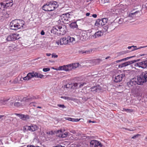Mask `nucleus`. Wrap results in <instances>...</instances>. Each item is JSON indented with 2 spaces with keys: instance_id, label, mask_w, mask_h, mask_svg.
Instances as JSON below:
<instances>
[{
  "instance_id": "34",
  "label": "nucleus",
  "mask_w": 147,
  "mask_h": 147,
  "mask_svg": "<svg viewBox=\"0 0 147 147\" xmlns=\"http://www.w3.org/2000/svg\"><path fill=\"white\" fill-rule=\"evenodd\" d=\"M67 39L69 40V42H72L75 41V38L73 37H68Z\"/></svg>"
},
{
  "instance_id": "36",
  "label": "nucleus",
  "mask_w": 147,
  "mask_h": 147,
  "mask_svg": "<svg viewBox=\"0 0 147 147\" xmlns=\"http://www.w3.org/2000/svg\"><path fill=\"white\" fill-rule=\"evenodd\" d=\"M26 98H24V100L26 102H30L32 101V98H27L26 99Z\"/></svg>"
},
{
  "instance_id": "39",
  "label": "nucleus",
  "mask_w": 147,
  "mask_h": 147,
  "mask_svg": "<svg viewBox=\"0 0 147 147\" xmlns=\"http://www.w3.org/2000/svg\"><path fill=\"white\" fill-rule=\"evenodd\" d=\"M147 47V46H143H143H141L140 47H139V48H137V47H136V48H134V49H133L132 50V51H135V50H137V49H141V48H144V47Z\"/></svg>"
},
{
  "instance_id": "44",
  "label": "nucleus",
  "mask_w": 147,
  "mask_h": 147,
  "mask_svg": "<svg viewBox=\"0 0 147 147\" xmlns=\"http://www.w3.org/2000/svg\"><path fill=\"white\" fill-rule=\"evenodd\" d=\"M137 47L136 46H134V45L131 46H129L127 47V48L128 49H131L132 48H133V49L134 48H136Z\"/></svg>"
},
{
  "instance_id": "1",
  "label": "nucleus",
  "mask_w": 147,
  "mask_h": 147,
  "mask_svg": "<svg viewBox=\"0 0 147 147\" xmlns=\"http://www.w3.org/2000/svg\"><path fill=\"white\" fill-rule=\"evenodd\" d=\"M58 6L57 2L52 1L47 2L42 7V9L45 11H51L54 10Z\"/></svg>"
},
{
  "instance_id": "35",
  "label": "nucleus",
  "mask_w": 147,
  "mask_h": 147,
  "mask_svg": "<svg viewBox=\"0 0 147 147\" xmlns=\"http://www.w3.org/2000/svg\"><path fill=\"white\" fill-rule=\"evenodd\" d=\"M64 67H63V70L65 71H69L68 65H64Z\"/></svg>"
},
{
  "instance_id": "60",
  "label": "nucleus",
  "mask_w": 147,
  "mask_h": 147,
  "mask_svg": "<svg viewBox=\"0 0 147 147\" xmlns=\"http://www.w3.org/2000/svg\"><path fill=\"white\" fill-rule=\"evenodd\" d=\"M95 123V122L94 121H91V120H89L88 121V123Z\"/></svg>"
},
{
  "instance_id": "5",
  "label": "nucleus",
  "mask_w": 147,
  "mask_h": 147,
  "mask_svg": "<svg viewBox=\"0 0 147 147\" xmlns=\"http://www.w3.org/2000/svg\"><path fill=\"white\" fill-rule=\"evenodd\" d=\"M12 0H7L1 3V7L3 9H7L9 7H11L13 5Z\"/></svg>"
},
{
  "instance_id": "26",
  "label": "nucleus",
  "mask_w": 147,
  "mask_h": 147,
  "mask_svg": "<svg viewBox=\"0 0 147 147\" xmlns=\"http://www.w3.org/2000/svg\"><path fill=\"white\" fill-rule=\"evenodd\" d=\"M101 21H100V20L98 19L97 20L95 24V25L96 26H97L98 27H100V26H101Z\"/></svg>"
},
{
  "instance_id": "28",
  "label": "nucleus",
  "mask_w": 147,
  "mask_h": 147,
  "mask_svg": "<svg viewBox=\"0 0 147 147\" xmlns=\"http://www.w3.org/2000/svg\"><path fill=\"white\" fill-rule=\"evenodd\" d=\"M139 12V11H137L135 12L130 13L129 15V17H132V18L135 17L136 14Z\"/></svg>"
},
{
  "instance_id": "11",
  "label": "nucleus",
  "mask_w": 147,
  "mask_h": 147,
  "mask_svg": "<svg viewBox=\"0 0 147 147\" xmlns=\"http://www.w3.org/2000/svg\"><path fill=\"white\" fill-rule=\"evenodd\" d=\"M135 66L142 68H146L147 67V60L136 63L135 64Z\"/></svg>"
},
{
  "instance_id": "15",
  "label": "nucleus",
  "mask_w": 147,
  "mask_h": 147,
  "mask_svg": "<svg viewBox=\"0 0 147 147\" xmlns=\"http://www.w3.org/2000/svg\"><path fill=\"white\" fill-rule=\"evenodd\" d=\"M103 32L101 31H99L97 32H96L94 35H92L91 38H92L94 39L96 38H99L103 34Z\"/></svg>"
},
{
  "instance_id": "53",
  "label": "nucleus",
  "mask_w": 147,
  "mask_h": 147,
  "mask_svg": "<svg viewBox=\"0 0 147 147\" xmlns=\"http://www.w3.org/2000/svg\"><path fill=\"white\" fill-rule=\"evenodd\" d=\"M66 119L69 121H73V118H72L70 117H68Z\"/></svg>"
},
{
  "instance_id": "63",
  "label": "nucleus",
  "mask_w": 147,
  "mask_h": 147,
  "mask_svg": "<svg viewBox=\"0 0 147 147\" xmlns=\"http://www.w3.org/2000/svg\"><path fill=\"white\" fill-rule=\"evenodd\" d=\"M9 49L10 50H11V48H12V47L11 46H9Z\"/></svg>"
},
{
  "instance_id": "51",
  "label": "nucleus",
  "mask_w": 147,
  "mask_h": 147,
  "mask_svg": "<svg viewBox=\"0 0 147 147\" xmlns=\"http://www.w3.org/2000/svg\"><path fill=\"white\" fill-rule=\"evenodd\" d=\"M18 79L16 78L14 80L13 82V84H16L18 82Z\"/></svg>"
},
{
  "instance_id": "45",
  "label": "nucleus",
  "mask_w": 147,
  "mask_h": 147,
  "mask_svg": "<svg viewBox=\"0 0 147 147\" xmlns=\"http://www.w3.org/2000/svg\"><path fill=\"white\" fill-rule=\"evenodd\" d=\"M102 60L100 59H96L94 60V61L96 63H99Z\"/></svg>"
},
{
  "instance_id": "59",
  "label": "nucleus",
  "mask_w": 147,
  "mask_h": 147,
  "mask_svg": "<svg viewBox=\"0 0 147 147\" xmlns=\"http://www.w3.org/2000/svg\"><path fill=\"white\" fill-rule=\"evenodd\" d=\"M90 15V13H87L86 14V16H89Z\"/></svg>"
},
{
  "instance_id": "46",
  "label": "nucleus",
  "mask_w": 147,
  "mask_h": 147,
  "mask_svg": "<svg viewBox=\"0 0 147 147\" xmlns=\"http://www.w3.org/2000/svg\"><path fill=\"white\" fill-rule=\"evenodd\" d=\"M64 65L60 66L58 68V70H63Z\"/></svg>"
},
{
  "instance_id": "54",
  "label": "nucleus",
  "mask_w": 147,
  "mask_h": 147,
  "mask_svg": "<svg viewBox=\"0 0 147 147\" xmlns=\"http://www.w3.org/2000/svg\"><path fill=\"white\" fill-rule=\"evenodd\" d=\"M58 57V55H56L53 54L52 55V58H57Z\"/></svg>"
},
{
  "instance_id": "48",
  "label": "nucleus",
  "mask_w": 147,
  "mask_h": 147,
  "mask_svg": "<svg viewBox=\"0 0 147 147\" xmlns=\"http://www.w3.org/2000/svg\"><path fill=\"white\" fill-rule=\"evenodd\" d=\"M140 135H139V134H137L136 135H134V136L131 138H132V139L136 138H138V136H140Z\"/></svg>"
},
{
  "instance_id": "31",
  "label": "nucleus",
  "mask_w": 147,
  "mask_h": 147,
  "mask_svg": "<svg viewBox=\"0 0 147 147\" xmlns=\"http://www.w3.org/2000/svg\"><path fill=\"white\" fill-rule=\"evenodd\" d=\"M67 132H65L63 134H59V137L61 138H65L67 137Z\"/></svg>"
},
{
  "instance_id": "57",
  "label": "nucleus",
  "mask_w": 147,
  "mask_h": 147,
  "mask_svg": "<svg viewBox=\"0 0 147 147\" xmlns=\"http://www.w3.org/2000/svg\"><path fill=\"white\" fill-rule=\"evenodd\" d=\"M45 33L43 30H42L41 31V33H40L42 35H44Z\"/></svg>"
},
{
  "instance_id": "17",
  "label": "nucleus",
  "mask_w": 147,
  "mask_h": 147,
  "mask_svg": "<svg viewBox=\"0 0 147 147\" xmlns=\"http://www.w3.org/2000/svg\"><path fill=\"white\" fill-rule=\"evenodd\" d=\"M27 129L31 131H35L37 129V126L35 125H31L30 126L26 127Z\"/></svg>"
},
{
  "instance_id": "62",
  "label": "nucleus",
  "mask_w": 147,
  "mask_h": 147,
  "mask_svg": "<svg viewBox=\"0 0 147 147\" xmlns=\"http://www.w3.org/2000/svg\"><path fill=\"white\" fill-rule=\"evenodd\" d=\"M46 55L48 56H49L51 55V54L50 53H47L46 54Z\"/></svg>"
},
{
  "instance_id": "58",
  "label": "nucleus",
  "mask_w": 147,
  "mask_h": 147,
  "mask_svg": "<svg viewBox=\"0 0 147 147\" xmlns=\"http://www.w3.org/2000/svg\"><path fill=\"white\" fill-rule=\"evenodd\" d=\"M53 131H51V132H47V134H49V135L50 134H53Z\"/></svg>"
},
{
  "instance_id": "27",
  "label": "nucleus",
  "mask_w": 147,
  "mask_h": 147,
  "mask_svg": "<svg viewBox=\"0 0 147 147\" xmlns=\"http://www.w3.org/2000/svg\"><path fill=\"white\" fill-rule=\"evenodd\" d=\"M100 21H101V26H104L107 21V19L105 18H103Z\"/></svg>"
},
{
  "instance_id": "19",
  "label": "nucleus",
  "mask_w": 147,
  "mask_h": 147,
  "mask_svg": "<svg viewBox=\"0 0 147 147\" xmlns=\"http://www.w3.org/2000/svg\"><path fill=\"white\" fill-rule=\"evenodd\" d=\"M17 23L16 22V20H14L12 21L10 23L9 26L10 28V29L12 30H16V24Z\"/></svg>"
},
{
  "instance_id": "56",
  "label": "nucleus",
  "mask_w": 147,
  "mask_h": 147,
  "mask_svg": "<svg viewBox=\"0 0 147 147\" xmlns=\"http://www.w3.org/2000/svg\"><path fill=\"white\" fill-rule=\"evenodd\" d=\"M92 16L94 18H96L97 17V15L96 14H93L92 15Z\"/></svg>"
},
{
  "instance_id": "37",
  "label": "nucleus",
  "mask_w": 147,
  "mask_h": 147,
  "mask_svg": "<svg viewBox=\"0 0 147 147\" xmlns=\"http://www.w3.org/2000/svg\"><path fill=\"white\" fill-rule=\"evenodd\" d=\"M21 105V103L18 102H16L14 104V106L16 107H18Z\"/></svg>"
},
{
  "instance_id": "9",
  "label": "nucleus",
  "mask_w": 147,
  "mask_h": 147,
  "mask_svg": "<svg viewBox=\"0 0 147 147\" xmlns=\"http://www.w3.org/2000/svg\"><path fill=\"white\" fill-rule=\"evenodd\" d=\"M125 76L124 74H115L114 76L113 80L115 82H119L121 81Z\"/></svg>"
},
{
  "instance_id": "12",
  "label": "nucleus",
  "mask_w": 147,
  "mask_h": 147,
  "mask_svg": "<svg viewBox=\"0 0 147 147\" xmlns=\"http://www.w3.org/2000/svg\"><path fill=\"white\" fill-rule=\"evenodd\" d=\"M69 42V40L65 37H63L61 39L58 40L56 41V43L58 45H62L66 44Z\"/></svg>"
},
{
  "instance_id": "6",
  "label": "nucleus",
  "mask_w": 147,
  "mask_h": 147,
  "mask_svg": "<svg viewBox=\"0 0 147 147\" xmlns=\"http://www.w3.org/2000/svg\"><path fill=\"white\" fill-rule=\"evenodd\" d=\"M19 35L18 34H14L6 37V40L7 41L15 40L20 38Z\"/></svg>"
},
{
  "instance_id": "21",
  "label": "nucleus",
  "mask_w": 147,
  "mask_h": 147,
  "mask_svg": "<svg viewBox=\"0 0 147 147\" xmlns=\"http://www.w3.org/2000/svg\"><path fill=\"white\" fill-rule=\"evenodd\" d=\"M6 9H4L3 8H2L1 7V10H2V11L1 12V17H2L6 18L9 16V14H8L6 11L5 10Z\"/></svg>"
},
{
  "instance_id": "10",
  "label": "nucleus",
  "mask_w": 147,
  "mask_h": 147,
  "mask_svg": "<svg viewBox=\"0 0 147 147\" xmlns=\"http://www.w3.org/2000/svg\"><path fill=\"white\" fill-rule=\"evenodd\" d=\"M90 144L91 147H96L98 146H100V147H101L102 146V144L100 142L96 140H91Z\"/></svg>"
},
{
  "instance_id": "16",
  "label": "nucleus",
  "mask_w": 147,
  "mask_h": 147,
  "mask_svg": "<svg viewBox=\"0 0 147 147\" xmlns=\"http://www.w3.org/2000/svg\"><path fill=\"white\" fill-rule=\"evenodd\" d=\"M79 64L78 63L68 64L69 71L72 69H74L78 67Z\"/></svg>"
},
{
  "instance_id": "2",
  "label": "nucleus",
  "mask_w": 147,
  "mask_h": 147,
  "mask_svg": "<svg viewBox=\"0 0 147 147\" xmlns=\"http://www.w3.org/2000/svg\"><path fill=\"white\" fill-rule=\"evenodd\" d=\"M67 30L66 26L64 25H57L54 26L51 30V32H56L60 35L65 34Z\"/></svg>"
},
{
  "instance_id": "4",
  "label": "nucleus",
  "mask_w": 147,
  "mask_h": 147,
  "mask_svg": "<svg viewBox=\"0 0 147 147\" xmlns=\"http://www.w3.org/2000/svg\"><path fill=\"white\" fill-rule=\"evenodd\" d=\"M136 80V79L135 78L132 79L127 84V85L129 87V89L133 91L136 89L138 86Z\"/></svg>"
},
{
  "instance_id": "7",
  "label": "nucleus",
  "mask_w": 147,
  "mask_h": 147,
  "mask_svg": "<svg viewBox=\"0 0 147 147\" xmlns=\"http://www.w3.org/2000/svg\"><path fill=\"white\" fill-rule=\"evenodd\" d=\"M142 76V73L140 74L139 76H138L136 80L138 85H142L143 84L146 82L145 79Z\"/></svg>"
},
{
  "instance_id": "55",
  "label": "nucleus",
  "mask_w": 147,
  "mask_h": 147,
  "mask_svg": "<svg viewBox=\"0 0 147 147\" xmlns=\"http://www.w3.org/2000/svg\"><path fill=\"white\" fill-rule=\"evenodd\" d=\"M64 147V146H63L61 145L60 146L59 144L57 145L56 146H53V147Z\"/></svg>"
},
{
  "instance_id": "20",
  "label": "nucleus",
  "mask_w": 147,
  "mask_h": 147,
  "mask_svg": "<svg viewBox=\"0 0 147 147\" xmlns=\"http://www.w3.org/2000/svg\"><path fill=\"white\" fill-rule=\"evenodd\" d=\"M16 115L19 117L21 119L24 120H26L29 119V117L27 115H24L23 114L17 113L16 114Z\"/></svg>"
},
{
  "instance_id": "52",
  "label": "nucleus",
  "mask_w": 147,
  "mask_h": 147,
  "mask_svg": "<svg viewBox=\"0 0 147 147\" xmlns=\"http://www.w3.org/2000/svg\"><path fill=\"white\" fill-rule=\"evenodd\" d=\"M61 98H63L64 99H65V100H67V99H68L69 98V97H66V96H61Z\"/></svg>"
},
{
  "instance_id": "50",
  "label": "nucleus",
  "mask_w": 147,
  "mask_h": 147,
  "mask_svg": "<svg viewBox=\"0 0 147 147\" xmlns=\"http://www.w3.org/2000/svg\"><path fill=\"white\" fill-rule=\"evenodd\" d=\"M81 119H74L73 118V121L78 122Z\"/></svg>"
},
{
  "instance_id": "41",
  "label": "nucleus",
  "mask_w": 147,
  "mask_h": 147,
  "mask_svg": "<svg viewBox=\"0 0 147 147\" xmlns=\"http://www.w3.org/2000/svg\"><path fill=\"white\" fill-rule=\"evenodd\" d=\"M122 111H125L126 112H131V110L128 109H125V108H123V109Z\"/></svg>"
},
{
  "instance_id": "49",
  "label": "nucleus",
  "mask_w": 147,
  "mask_h": 147,
  "mask_svg": "<svg viewBox=\"0 0 147 147\" xmlns=\"http://www.w3.org/2000/svg\"><path fill=\"white\" fill-rule=\"evenodd\" d=\"M30 104L31 105V106L33 105L34 107L36 106V103L35 102H32L30 103Z\"/></svg>"
},
{
  "instance_id": "13",
  "label": "nucleus",
  "mask_w": 147,
  "mask_h": 147,
  "mask_svg": "<svg viewBox=\"0 0 147 147\" xmlns=\"http://www.w3.org/2000/svg\"><path fill=\"white\" fill-rule=\"evenodd\" d=\"M137 61L133 60L125 62L119 65L118 67L119 68H122L123 67H126L129 65L132 64L136 62Z\"/></svg>"
},
{
  "instance_id": "3",
  "label": "nucleus",
  "mask_w": 147,
  "mask_h": 147,
  "mask_svg": "<svg viewBox=\"0 0 147 147\" xmlns=\"http://www.w3.org/2000/svg\"><path fill=\"white\" fill-rule=\"evenodd\" d=\"M43 76L44 75L40 73L33 72L32 73H28L26 76L23 78H21L20 80L22 81V79L23 78L24 80L28 81L34 77L42 78Z\"/></svg>"
},
{
  "instance_id": "43",
  "label": "nucleus",
  "mask_w": 147,
  "mask_h": 147,
  "mask_svg": "<svg viewBox=\"0 0 147 147\" xmlns=\"http://www.w3.org/2000/svg\"><path fill=\"white\" fill-rule=\"evenodd\" d=\"M57 106L59 107L62 108H66V107L63 105L58 104Z\"/></svg>"
},
{
  "instance_id": "64",
  "label": "nucleus",
  "mask_w": 147,
  "mask_h": 147,
  "mask_svg": "<svg viewBox=\"0 0 147 147\" xmlns=\"http://www.w3.org/2000/svg\"><path fill=\"white\" fill-rule=\"evenodd\" d=\"M110 58V56H108V57H107L105 59H108Z\"/></svg>"
},
{
  "instance_id": "18",
  "label": "nucleus",
  "mask_w": 147,
  "mask_h": 147,
  "mask_svg": "<svg viewBox=\"0 0 147 147\" xmlns=\"http://www.w3.org/2000/svg\"><path fill=\"white\" fill-rule=\"evenodd\" d=\"M67 15L68 16V14H66L65 15H63L61 17V19L59 20L61 22L65 23L68 20L69 18L67 17Z\"/></svg>"
},
{
  "instance_id": "47",
  "label": "nucleus",
  "mask_w": 147,
  "mask_h": 147,
  "mask_svg": "<svg viewBox=\"0 0 147 147\" xmlns=\"http://www.w3.org/2000/svg\"><path fill=\"white\" fill-rule=\"evenodd\" d=\"M123 19L122 18H120L119 20L118 23L119 24H121L123 23Z\"/></svg>"
},
{
  "instance_id": "8",
  "label": "nucleus",
  "mask_w": 147,
  "mask_h": 147,
  "mask_svg": "<svg viewBox=\"0 0 147 147\" xmlns=\"http://www.w3.org/2000/svg\"><path fill=\"white\" fill-rule=\"evenodd\" d=\"M16 22L17 24L16 25V30L22 28L24 25L25 22L23 20H16Z\"/></svg>"
},
{
  "instance_id": "25",
  "label": "nucleus",
  "mask_w": 147,
  "mask_h": 147,
  "mask_svg": "<svg viewBox=\"0 0 147 147\" xmlns=\"http://www.w3.org/2000/svg\"><path fill=\"white\" fill-rule=\"evenodd\" d=\"M8 100V99L2 98L1 99V103L2 105H5L7 103V101Z\"/></svg>"
},
{
  "instance_id": "42",
  "label": "nucleus",
  "mask_w": 147,
  "mask_h": 147,
  "mask_svg": "<svg viewBox=\"0 0 147 147\" xmlns=\"http://www.w3.org/2000/svg\"><path fill=\"white\" fill-rule=\"evenodd\" d=\"M50 69L49 68H44L43 69V71L44 72H47L50 71Z\"/></svg>"
},
{
  "instance_id": "22",
  "label": "nucleus",
  "mask_w": 147,
  "mask_h": 147,
  "mask_svg": "<svg viewBox=\"0 0 147 147\" xmlns=\"http://www.w3.org/2000/svg\"><path fill=\"white\" fill-rule=\"evenodd\" d=\"M132 57H127V58H125L122 59L120 60H117L115 61H114V63L116 64L117 63L120 62H122V61H126Z\"/></svg>"
},
{
  "instance_id": "30",
  "label": "nucleus",
  "mask_w": 147,
  "mask_h": 147,
  "mask_svg": "<svg viewBox=\"0 0 147 147\" xmlns=\"http://www.w3.org/2000/svg\"><path fill=\"white\" fill-rule=\"evenodd\" d=\"M142 76H144L145 80L147 81V71L143 72L142 73Z\"/></svg>"
},
{
  "instance_id": "33",
  "label": "nucleus",
  "mask_w": 147,
  "mask_h": 147,
  "mask_svg": "<svg viewBox=\"0 0 147 147\" xmlns=\"http://www.w3.org/2000/svg\"><path fill=\"white\" fill-rule=\"evenodd\" d=\"M86 84V83L82 82L78 83V88H82L83 86H84V85Z\"/></svg>"
},
{
  "instance_id": "38",
  "label": "nucleus",
  "mask_w": 147,
  "mask_h": 147,
  "mask_svg": "<svg viewBox=\"0 0 147 147\" xmlns=\"http://www.w3.org/2000/svg\"><path fill=\"white\" fill-rule=\"evenodd\" d=\"M72 84H73V86H74L76 88H78V83H74Z\"/></svg>"
},
{
  "instance_id": "40",
  "label": "nucleus",
  "mask_w": 147,
  "mask_h": 147,
  "mask_svg": "<svg viewBox=\"0 0 147 147\" xmlns=\"http://www.w3.org/2000/svg\"><path fill=\"white\" fill-rule=\"evenodd\" d=\"M133 49V48H132L131 49V50L130 51H129L128 50H127V51H123V54H126L127 53H129L131 51H132V50Z\"/></svg>"
},
{
  "instance_id": "61",
  "label": "nucleus",
  "mask_w": 147,
  "mask_h": 147,
  "mask_svg": "<svg viewBox=\"0 0 147 147\" xmlns=\"http://www.w3.org/2000/svg\"><path fill=\"white\" fill-rule=\"evenodd\" d=\"M1 118L2 117H4V119H5V118L6 117L5 116H4V115H1Z\"/></svg>"
},
{
  "instance_id": "32",
  "label": "nucleus",
  "mask_w": 147,
  "mask_h": 147,
  "mask_svg": "<svg viewBox=\"0 0 147 147\" xmlns=\"http://www.w3.org/2000/svg\"><path fill=\"white\" fill-rule=\"evenodd\" d=\"M92 49H90L89 50L87 51H83L82 52V53H85L87 54H90L92 53Z\"/></svg>"
},
{
  "instance_id": "24",
  "label": "nucleus",
  "mask_w": 147,
  "mask_h": 147,
  "mask_svg": "<svg viewBox=\"0 0 147 147\" xmlns=\"http://www.w3.org/2000/svg\"><path fill=\"white\" fill-rule=\"evenodd\" d=\"M70 26L71 28L74 29L77 28L78 25L77 24L76 22H74L71 23L70 25Z\"/></svg>"
},
{
  "instance_id": "14",
  "label": "nucleus",
  "mask_w": 147,
  "mask_h": 147,
  "mask_svg": "<svg viewBox=\"0 0 147 147\" xmlns=\"http://www.w3.org/2000/svg\"><path fill=\"white\" fill-rule=\"evenodd\" d=\"M90 89L91 91L95 93L97 92H99L101 90V88L99 85H98L91 88Z\"/></svg>"
},
{
  "instance_id": "23",
  "label": "nucleus",
  "mask_w": 147,
  "mask_h": 147,
  "mask_svg": "<svg viewBox=\"0 0 147 147\" xmlns=\"http://www.w3.org/2000/svg\"><path fill=\"white\" fill-rule=\"evenodd\" d=\"M62 87L64 88H67L71 89L73 87V84L72 83H71L70 84L67 83L65 85L63 86Z\"/></svg>"
},
{
  "instance_id": "29",
  "label": "nucleus",
  "mask_w": 147,
  "mask_h": 147,
  "mask_svg": "<svg viewBox=\"0 0 147 147\" xmlns=\"http://www.w3.org/2000/svg\"><path fill=\"white\" fill-rule=\"evenodd\" d=\"M108 28L109 26H108L107 25L104 26L103 27V31L104 32H109L110 31H108Z\"/></svg>"
}]
</instances>
